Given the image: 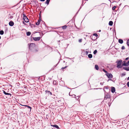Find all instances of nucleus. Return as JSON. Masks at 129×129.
Returning <instances> with one entry per match:
<instances>
[{"label":"nucleus","mask_w":129,"mask_h":129,"mask_svg":"<svg viewBox=\"0 0 129 129\" xmlns=\"http://www.w3.org/2000/svg\"><path fill=\"white\" fill-rule=\"evenodd\" d=\"M85 53L86 54H87L88 53V51H86Z\"/></svg>","instance_id":"e433bc0d"},{"label":"nucleus","mask_w":129,"mask_h":129,"mask_svg":"<svg viewBox=\"0 0 129 129\" xmlns=\"http://www.w3.org/2000/svg\"><path fill=\"white\" fill-rule=\"evenodd\" d=\"M33 40L35 41H38L40 40L41 37H33Z\"/></svg>","instance_id":"423d86ee"},{"label":"nucleus","mask_w":129,"mask_h":129,"mask_svg":"<svg viewBox=\"0 0 129 129\" xmlns=\"http://www.w3.org/2000/svg\"><path fill=\"white\" fill-rule=\"evenodd\" d=\"M125 73H122V74H121L122 76H125Z\"/></svg>","instance_id":"c756f323"},{"label":"nucleus","mask_w":129,"mask_h":129,"mask_svg":"<svg viewBox=\"0 0 129 129\" xmlns=\"http://www.w3.org/2000/svg\"><path fill=\"white\" fill-rule=\"evenodd\" d=\"M27 107H28V108L30 109V111H31V107H30V106H27Z\"/></svg>","instance_id":"2f4dec72"},{"label":"nucleus","mask_w":129,"mask_h":129,"mask_svg":"<svg viewBox=\"0 0 129 129\" xmlns=\"http://www.w3.org/2000/svg\"><path fill=\"white\" fill-rule=\"evenodd\" d=\"M82 39H80L79 40V42H81L82 41Z\"/></svg>","instance_id":"473e14b6"},{"label":"nucleus","mask_w":129,"mask_h":129,"mask_svg":"<svg viewBox=\"0 0 129 129\" xmlns=\"http://www.w3.org/2000/svg\"><path fill=\"white\" fill-rule=\"evenodd\" d=\"M3 91L4 93L5 94L6 92L4 90H3Z\"/></svg>","instance_id":"58836bf2"},{"label":"nucleus","mask_w":129,"mask_h":129,"mask_svg":"<svg viewBox=\"0 0 129 129\" xmlns=\"http://www.w3.org/2000/svg\"><path fill=\"white\" fill-rule=\"evenodd\" d=\"M118 42L120 44H122L123 42V41L122 39H119L118 40Z\"/></svg>","instance_id":"ddd939ff"},{"label":"nucleus","mask_w":129,"mask_h":129,"mask_svg":"<svg viewBox=\"0 0 129 129\" xmlns=\"http://www.w3.org/2000/svg\"><path fill=\"white\" fill-rule=\"evenodd\" d=\"M5 94L7 95H10V96H11V94L10 93H8L6 92Z\"/></svg>","instance_id":"5701e85b"},{"label":"nucleus","mask_w":129,"mask_h":129,"mask_svg":"<svg viewBox=\"0 0 129 129\" xmlns=\"http://www.w3.org/2000/svg\"><path fill=\"white\" fill-rule=\"evenodd\" d=\"M45 0H40L41 1H44Z\"/></svg>","instance_id":"a19ab883"},{"label":"nucleus","mask_w":129,"mask_h":129,"mask_svg":"<svg viewBox=\"0 0 129 129\" xmlns=\"http://www.w3.org/2000/svg\"><path fill=\"white\" fill-rule=\"evenodd\" d=\"M122 62V60H120L119 61H116L117 68H120L122 67V66H121Z\"/></svg>","instance_id":"f257e3e1"},{"label":"nucleus","mask_w":129,"mask_h":129,"mask_svg":"<svg viewBox=\"0 0 129 129\" xmlns=\"http://www.w3.org/2000/svg\"><path fill=\"white\" fill-rule=\"evenodd\" d=\"M36 52H37L38 51V50L37 49H36L35 50Z\"/></svg>","instance_id":"c03bdc74"},{"label":"nucleus","mask_w":129,"mask_h":129,"mask_svg":"<svg viewBox=\"0 0 129 129\" xmlns=\"http://www.w3.org/2000/svg\"><path fill=\"white\" fill-rule=\"evenodd\" d=\"M45 92L46 93H48V94H50V95H52V93L50 91H49L48 90H46Z\"/></svg>","instance_id":"1a4fd4ad"},{"label":"nucleus","mask_w":129,"mask_h":129,"mask_svg":"<svg viewBox=\"0 0 129 129\" xmlns=\"http://www.w3.org/2000/svg\"><path fill=\"white\" fill-rule=\"evenodd\" d=\"M123 69L126 71H129V67H123Z\"/></svg>","instance_id":"f8f14e48"},{"label":"nucleus","mask_w":129,"mask_h":129,"mask_svg":"<svg viewBox=\"0 0 129 129\" xmlns=\"http://www.w3.org/2000/svg\"><path fill=\"white\" fill-rule=\"evenodd\" d=\"M4 34V31L3 30H1L0 31V34L1 35H3Z\"/></svg>","instance_id":"6ab92c4d"},{"label":"nucleus","mask_w":129,"mask_h":129,"mask_svg":"<svg viewBox=\"0 0 129 129\" xmlns=\"http://www.w3.org/2000/svg\"><path fill=\"white\" fill-rule=\"evenodd\" d=\"M95 68L96 70H99V67L97 65H95Z\"/></svg>","instance_id":"2eb2a0df"},{"label":"nucleus","mask_w":129,"mask_h":129,"mask_svg":"<svg viewBox=\"0 0 129 129\" xmlns=\"http://www.w3.org/2000/svg\"><path fill=\"white\" fill-rule=\"evenodd\" d=\"M88 57L89 58H91L92 57V54H89L88 55Z\"/></svg>","instance_id":"a211bd4d"},{"label":"nucleus","mask_w":129,"mask_h":129,"mask_svg":"<svg viewBox=\"0 0 129 129\" xmlns=\"http://www.w3.org/2000/svg\"><path fill=\"white\" fill-rule=\"evenodd\" d=\"M23 19L25 22H28L29 21V20L27 17L25 16V15H24V14H23Z\"/></svg>","instance_id":"20e7f679"},{"label":"nucleus","mask_w":129,"mask_h":129,"mask_svg":"<svg viewBox=\"0 0 129 129\" xmlns=\"http://www.w3.org/2000/svg\"><path fill=\"white\" fill-rule=\"evenodd\" d=\"M127 44L128 46H129V39H128L127 41Z\"/></svg>","instance_id":"412c9836"},{"label":"nucleus","mask_w":129,"mask_h":129,"mask_svg":"<svg viewBox=\"0 0 129 129\" xmlns=\"http://www.w3.org/2000/svg\"><path fill=\"white\" fill-rule=\"evenodd\" d=\"M23 106H25L27 107V106H28L26 105H23Z\"/></svg>","instance_id":"37998d69"},{"label":"nucleus","mask_w":129,"mask_h":129,"mask_svg":"<svg viewBox=\"0 0 129 129\" xmlns=\"http://www.w3.org/2000/svg\"><path fill=\"white\" fill-rule=\"evenodd\" d=\"M67 26L64 25V26L61 27L63 29H65L67 28Z\"/></svg>","instance_id":"dca6fc26"},{"label":"nucleus","mask_w":129,"mask_h":129,"mask_svg":"<svg viewBox=\"0 0 129 129\" xmlns=\"http://www.w3.org/2000/svg\"><path fill=\"white\" fill-rule=\"evenodd\" d=\"M127 85L128 87H129V82H128L127 83Z\"/></svg>","instance_id":"f704fd0d"},{"label":"nucleus","mask_w":129,"mask_h":129,"mask_svg":"<svg viewBox=\"0 0 129 129\" xmlns=\"http://www.w3.org/2000/svg\"><path fill=\"white\" fill-rule=\"evenodd\" d=\"M125 49V47L124 46H123L121 47V49L122 50H123Z\"/></svg>","instance_id":"cd10ccee"},{"label":"nucleus","mask_w":129,"mask_h":129,"mask_svg":"<svg viewBox=\"0 0 129 129\" xmlns=\"http://www.w3.org/2000/svg\"><path fill=\"white\" fill-rule=\"evenodd\" d=\"M128 116H129V115H128Z\"/></svg>","instance_id":"09e8293b"},{"label":"nucleus","mask_w":129,"mask_h":129,"mask_svg":"<svg viewBox=\"0 0 129 129\" xmlns=\"http://www.w3.org/2000/svg\"><path fill=\"white\" fill-rule=\"evenodd\" d=\"M93 35L96 37H98V35L97 34L94 33L93 34Z\"/></svg>","instance_id":"4be33fe9"},{"label":"nucleus","mask_w":129,"mask_h":129,"mask_svg":"<svg viewBox=\"0 0 129 129\" xmlns=\"http://www.w3.org/2000/svg\"><path fill=\"white\" fill-rule=\"evenodd\" d=\"M97 51L96 50H95L94 52H93V54H95L96 53H97Z\"/></svg>","instance_id":"b1692460"},{"label":"nucleus","mask_w":129,"mask_h":129,"mask_svg":"<svg viewBox=\"0 0 129 129\" xmlns=\"http://www.w3.org/2000/svg\"><path fill=\"white\" fill-rule=\"evenodd\" d=\"M101 31V30H99V32Z\"/></svg>","instance_id":"49530a36"},{"label":"nucleus","mask_w":129,"mask_h":129,"mask_svg":"<svg viewBox=\"0 0 129 129\" xmlns=\"http://www.w3.org/2000/svg\"><path fill=\"white\" fill-rule=\"evenodd\" d=\"M9 24L10 26H12L14 25V23L12 21H11L9 22Z\"/></svg>","instance_id":"6e6552de"},{"label":"nucleus","mask_w":129,"mask_h":129,"mask_svg":"<svg viewBox=\"0 0 129 129\" xmlns=\"http://www.w3.org/2000/svg\"><path fill=\"white\" fill-rule=\"evenodd\" d=\"M113 23L112 21H109V24L110 25L112 26L113 24Z\"/></svg>","instance_id":"4468645a"},{"label":"nucleus","mask_w":129,"mask_h":129,"mask_svg":"<svg viewBox=\"0 0 129 129\" xmlns=\"http://www.w3.org/2000/svg\"><path fill=\"white\" fill-rule=\"evenodd\" d=\"M129 65V60L128 61L127 63H126V66H128Z\"/></svg>","instance_id":"393cba45"},{"label":"nucleus","mask_w":129,"mask_h":129,"mask_svg":"<svg viewBox=\"0 0 129 129\" xmlns=\"http://www.w3.org/2000/svg\"><path fill=\"white\" fill-rule=\"evenodd\" d=\"M110 98L111 96L108 93L105 94L104 98V100H107V99H110Z\"/></svg>","instance_id":"f03ea898"},{"label":"nucleus","mask_w":129,"mask_h":129,"mask_svg":"<svg viewBox=\"0 0 129 129\" xmlns=\"http://www.w3.org/2000/svg\"><path fill=\"white\" fill-rule=\"evenodd\" d=\"M116 8V7L115 6H114L112 8V9L113 10H115Z\"/></svg>","instance_id":"bb28decb"},{"label":"nucleus","mask_w":129,"mask_h":129,"mask_svg":"<svg viewBox=\"0 0 129 129\" xmlns=\"http://www.w3.org/2000/svg\"><path fill=\"white\" fill-rule=\"evenodd\" d=\"M127 79H129V77H128V78H127Z\"/></svg>","instance_id":"a18cd8bd"},{"label":"nucleus","mask_w":129,"mask_h":129,"mask_svg":"<svg viewBox=\"0 0 129 129\" xmlns=\"http://www.w3.org/2000/svg\"><path fill=\"white\" fill-rule=\"evenodd\" d=\"M51 126L54 127L55 126V125H51Z\"/></svg>","instance_id":"ea45409f"},{"label":"nucleus","mask_w":129,"mask_h":129,"mask_svg":"<svg viewBox=\"0 0 129 129\" xmlns=\"http://www.w3.org/2000/svg\"><path fill=\"white\" fill-rule=\"evenodd\" d=\"M129 59V58L128 57H127V58H126L125 59L126 60H128V59Z\"/></svg>","instance_id":"4c0bfd02"},{"label":"nucleus","mask_w":129,"mask_h":129,"mask_svg":"<svg viewBox=\"0 0 129 129\" xmlns=\"http://www.w3.org/2000/svg\"><path fill=\"white\" fill-rule=\"evenodd\" d=\"M56 82L55 81H53V84H56Z\"/></svg>","instance_id":"72a5a7b5"},{"label":"nucleus","mask_w":129,"mask_h":129,"mask_svg":"<svg viewBox=\"0 0 129 129\" xmlns=\"http://www.w3.org/2000/svg\"><path fill=\"white\" fill-rule=\"evenodd\" d=\"M1 39V37L0 36V39Z\"/></svg>","instance_id":"de8ad7c7"},{"label":"nucleus","mask_w":129,"mask_h":129,"mask_svg":"<svg viewBox=\"0 0 129 129\" xmlns=\"http://www.w3.org/2000/svg\"><path fill=\"white\" fill-rule=\"evenodd\" d=\"M106 75L108 78H111L113 77V75L111 73H107Z\"/></svg>","instance_id":"39448f33"},{"label":"nucleus","mask_w":129,"mask_h":129,"mask_svg":"<svg viewBox=\"0 0 129 129\" xmlns=\"http://www.w3.org/2000/svg\"><path fill=\"white\" fill-rule=\"evenodd\" d=\"M23 23L24 24V25H25L26 24L23 21Z\"/></svg>","instance_id":"79ce46f5"},{"label":"nucleus","mask_w":129,"mask_h":129,"mask_svg":"<svg viewBox=\"0 0 129 129\" xmlns=\"http://www.w3.org/2000/svg\"><path fill=\"white\" fill-rule=\"evenodd\" d=\"M126 63L125 62V61H123L122 62V65L123 66H126Z\"/></svg>","instance_id":"9b49d317"},{"label":"nucleus","mask_w":129,"mask_h":129,"mask_svg":"<svg viewBox=\"0 0 129 129\" xmlns=\"http://www.w3.org/2000/svg\"><path fill=\"white\" fill-rule=\"evenodd\" d=\"M31 34V33L30 32L28 31L26 33V35L27 36H30Z\"/></svg>","instance_id":"f3484780"},{"label":"nucleus","mask_w":129,"mask_h":129,"mask_svg":"<svg viewBox=\"0 0 129 129\" xmlns=\"http://www.w3.org/2000/svg\"><path fill=\"white\" fill-rule=\"evenodd\" d=\"M35 46V44L34 43H31L29 44V48L30 50H31Z\"/></svg>","instance_id":"7ed1b4c3"},{"label":"nucleus","mask_w":129,"mask_h":129,"mask_svg":"<svg viewBox=\"0 0 129 129\" xmlns=\"http://www.w3.org/2000/svg\"><path fill=\"white\" fill-rule=\"evenodd\" d=\"M54 127H56L57 128H59L58 126L57 125H55V126Z\"/></svg>","instance_id":"a878e982"},{"label":"nucleus","mask_w":129,"mask_h":129,"mask_svg":"<svg viewBox=\"0 0 129 129\" xmlns=\"http://www.w3.org/2000/svg\"><path fill=\"white\" fill-rule=\"evenodd\" d=\"M41 20L40 19L38 20V22L36 23V24L37 25H39Z\"/></svg>","instance_id":"9d476101"},{"label":"nucleus","mask_w":129,"mask_h":129,"mask_svg":"<svg viewBox=\"0 0 129 129\" xmlns=\"http://www.w3.org/2000/svg\"><path fill=\"white\" fill-rule=\"evenodd\" d=\"M111 90L112 92L114 93L115 92V89L114 87H111Z\"/></svg>","instance_id":"0eeeda50"},{"label":"nucleus","mask_w":129,"mask_h":129,"mask_svg":"<svg viewBox=\"0 0 129 129\" xmlns=\"http://www.w3.org/2000/svg\"><path fill=\"white\" fill-rule=\"evenodd\" d=\"M67 67V66H66L64 67H62L61 68V69L63 70V69H65V68H66V67Z\"/></svg>","instance_id":"7c9ffc66"},{"label":"nucleus","mask_w":129,"mask_h":129,"mask_svg":"<svg viewBox=\"0 0 129 129\" xmlns=\"http://www.w3.org/2000/svg\"><path fill=\"white\" fill-rule=\"evenodd\" d=\"M77 97L76 98V99H77V100H79L80 99H79L80 97L79 96H77Z\"/></svg>","instance_id":"c85d7f7f"},{"label":"nucleus","mask_w":129,"mask_h":129,"mask_svg":"<svg viewBox=\"0 0 129 129\" xmlns=\"http://www.w3.org/2000/svg\"><path fill=\"white\" fill-rule=\"evenodd\" d=\"M50 0H47L46 2H45V3L48 5L49 4V2Z\"/></svg>","instance_id":"aec40b11"},{"label":"nucleus","mask_w":129,"mask_h":129,"mask_svg":"<svg viewBox=\"0 0 129 129\" xmlns=\"http://www.w3.org/2000/svg\"><path fill=\"white\" fill-rule=\"evenodd\" d=\"M103 71L104 72H105V73H107V71H106L105 69H103Z\"/></svg>","instance_id":"c9c22d12"}]
</instances>
